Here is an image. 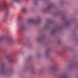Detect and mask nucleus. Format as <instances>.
<instances>
[{"mask_svg":"<svg viewBox=\"0 0 78 78\" xmlns=\"http://www.w3.org/2000/svg\"><path fill=\"white\" fill-rule=\"evenodd\" d=\"M2 20L4 22H5V21H6V20H7V18H3L2 19Z\"/></svg>","mask_w":78,"mask_h":78,"instance_id":"obj_4","label":"nucleus"},{"mask_svg":"<svg viewBox=\"0 0 78 78\" xmlns=\"http://www.w3.org/2000/svg\"><path fill=\"white\" fill-rule=\"evenodd\" d=\"M4 39H5V37H0L1 40H4Z\"/></svg>","mask_w":78,"mask_h":78,"instance_id":"obj_5","label":"nucleus"},{"mask_svg":"<svg viewBox=\"0 0 78 78\" xmlns=\"http://www.w3.org/2000/svg\"><path fill=\"white\" fill-rule=\"evenodd\" d=\"M25 30V27L24 26V24H21L20 25L19 28V30L20 31H24Z\"/></svg>","mask_w":78,"mask_h":78,"instance_id":"obj_2","label":"nucleus"},{"mask_svg":"<svg viewBox=\"0 0 78 78\" xmlns=\"http://www.w3.org/2000/svg\"><path fill=\"white\" fill-rule=\"evenodd\" d=\"M39 21H38V22H39Z\"/></svg>","mask_w":78,"mask_h":78,"instance_id":"obj_10","label":"nucleus"},{"mask_svg":"<svg viewBox=\"0 0 78 78\" xmlns=\"http://www.w3.org/2000/svg\"><path fill=\"white\" fill-rule=\"evenodd\" d=\"M14 1H15L16 2H19V0H14Z\"/></svg>","mask_w":78,"mask_h":78,"instance_id":"obj_8","label":"nucleus"},{"mask_svg":"<svg viewBox=\"0 0 78 78\" xmlns=\"http://www.w3.org/2000/svg\"><path fill=\"white\" fill-rule=\"evenodd\" d=\"M2 67H4V65L3 64H2Z\"/></svg>","mask_w":78,"mask_h":78,"instance_id":"obj_9","label":"nucleus"},{"mask_svg":"<svg viewBox=\"0 0 78 78\" xmlns=\"http://www.w3.org/2000/svg\"><path fill=\"white\" fill-rule=\"evenodd\" d=\"M12 61H13V60H12V59L10 58L9 59V62H12Z\"/></svg>","mask_w":78,"mask_h":78,"instance_id":"obj_7","label":"nucleus"},{"mask_svg":"<svg viewBox=\"0 0 78 78\" xmlns=\"http://www.w3.org/2000/svg\"><path fill=\"white\" fill-rule=\"evenodd\" d=\"M22 10L24 12H25V9H23Z\"/></svg>","mask_w":78,"mask_h":78,"instance_id":"obj_6","label":"nucleus"},{"mask_svg":"<svg viewBox=\"0 0 78 78\" xmlns=\"http://www.w3.org/2000/svg\"><path fill=\"white\" fill-rule=\"evenodd\" d=\"M5 9L7 16L9 14V5L6 2H4L2 4L0 5V10L2 11Z\"/></svg>","mask_w":78,"mask_h":78,"instance_id":"obj_1","label":"nucleus"},{"mask_svg":"<svg viewBox=\"0 0 78 78\" xmlns=\"http://www.w3.org/2000/svg\"><path fill=\"white\" fill-rule=\"evenodd\" d=\"M28 21L29 22H30L33 23H35V21H34V20H29Z\"/></svg>","mask_w":78,"mask_h":78,"instance_id":"obj_3","label":"nucleus"}]
</instances>
